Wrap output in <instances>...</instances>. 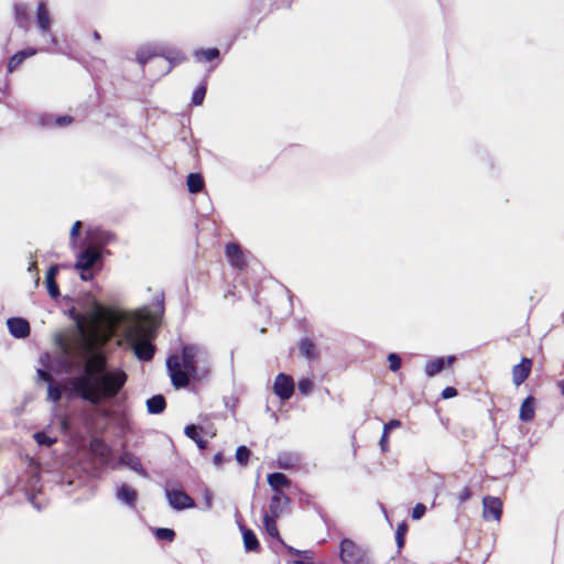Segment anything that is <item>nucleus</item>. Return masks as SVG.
<instances>
[{
	"label": "nucleus",
	"instance_id": "obj_1",
	"mask_svg": "<svg viewBox=\"0 0 564 564\" xmlns=\"http://www.w3.org/2000/svg\"><path fill=\"white\" fill-rule=\"evenodd\" d=\"M70 317L90 352L82 372L65 380L63 389L94 405L116 398L128 375L119 367L109 368L107 355L100 348L111 338H117L119 347L131 349L141 361H150L155 352L151 343L156 329L155 316L144 310L128 312L105 307L93 300L87 312L73 308Z\"/></svg>",
	"mask_w": 564,
	"mask_h": 564
},
{
	"label": "nucleus",
	"instance_id": "obj_2",
	"mask_svg": "<svg viewBox=\"0 0 564 564\" xmlns=\"http://www.w3.org/2000/svg\"><path fill=\"white\" fill-rule=\"evenodd\" d=\"M208 359L207 350L198 345H186L182 355L170 356L166 367L172 384L177 389L185 388L192 378L200 379L207 376Z\"/></svg>",
	"mask_w": 564,
	"mask_h": 564
},
{
	"label": "nucleus",
	"instance_id": "obj_3",
	"mask_svg": "<svg viewBox=\"0 0 564 564\" xmlns=\"http://www.w3.org/2000/svg\"><path fill=\"white\" fill-rule=\"evenodd\" d=\"M339 556L344 564H371L367 552L349 539L341 541Z\"/></svg>",
	"mask_w": 564,
	"mask_h": 564
},
{
	"label": "nucleus",
	"instance_id": "obj_4",
	"mask_svg": "<svg viewBox=\"0 0 564 564\" xmlns=\"http://www.w3.org/2000/svg\"><path fill=\"white\" fill-rule=\"evenodd\" d=\"M100 251L95 246L86 247L78 256L75 263V269L80 271V278L88 281L93 278L90 269L99 260Z\"/></svg>",
	"mask_w": 564,
	"mask_h": 564
},
{
	"label": "nucleus",
	"instance_id": "obj_5",
	"mask_svg": "<svg viewBox=\"0 0 564 564\" xmlns=\"http://www.w3.org/2000/svg\"><path fill=\"white\" fill-rule=\"evenodd\" d=\"M165 496L169 505L174 510L181 511L185 509H192L195 507V501L189 497L182 488L178 487H165Z\"/></svg>",
	"mask_w": 564,
	"mask_h": 564
},
{
	"label": "nucleus",
	"instance_id": "obj_6",
	"mask_svg": "<svg viewBox=\"0 0 564 564\" xmlns=\"http://www.w3.org/2000/svg\"><path fill=\"white\" fill-rule=\"evenodd\" d=\"M53 20L46 7V3L41 1L36 10V25L40 34H48L50 43L53 46L58 45L56 35L52 32Z\"/></svg>",
	"mask_w": 564,
	"mask_h": 564
},
{
	"label": "nucleus",
	"instance_id": "obj_7",
	"mask_svg": "<svg viewBox=\"0 0 564 564\" xmlns=\"http://www.w3.org/2000/svg\"><path fill=\"white\" fill-rule=\"evenodd\" d=\"M159 55L167 62L164 74L171 72L174 66L186 59V56L180 48L165 43H159Z\"/></svg>",
	"mask_w": 564,
	"mask_h": 564
},
{
	"label": "nucleus",
	"instance_id": "obj_8",
	"mask_svg": "<svg viewBox=\"0 0 564 564\" xmlns=\"http://www.w3.org/2000/svg\"><path fill=\"white\" fill-rule=\"evenodd\" d=\"M482 517L485 520L499 521L502 513V502L499 498L487 496L482 499Z\"/></svg>",
	"mask_w": 564,
	"mask_h": 564
},
{
	"label": "nucleus",
	"instance_id": "obj_9",
	"mask_svg": "<svg viewBox=\"0 0 564 564\" xmlns=\"http://www.w3.org/2000/svg\"><path fill=\"white\" fill-rule=\"evenodd\" d=\"M273 389L282 400H289L294 391V381L290 376L280 373L275 378Z\"/></svg>",
	"mask_w": 564,
	"mask_h": 564
},
{
	"label": "nucleus",
	"instance_id": "obj_10",
	"mask_svg": "<svg viewBox=\"0 0 564 564\" xmlns=\"http://www.w3.org/2000/svg\"><path fill=\"white\" fill-rule=\"evenodd\" d=\"M9 332L15 338H25L30 334V325L26 319L11 317L7 321Z\"/></svg>",
	"mask_w": 564,
	"mask_h": 564
},
{
	"label": "nucleus",
	"instance_id": "obj_11",
	"mask_svg": "<svg viewBox=\"0 0 564 564\" xmlns=\"http://www.w3.org/2000/svg\"><path fill=\"white\" fill-rule=\"evenodd\" d=\"M116 497L119 501L127 505L130 508H135L138 492L134 488L127 484H121L117 486Z\"/></svg>",
	"mask_w": 564,
	"mask_h": 564
},
{
	"label": "nucleus",
	"instance_id": "obj_12",
	"mask_svg": "<svg viewBox=\"0 0 564 564\" xmlns=\"http://www.w3.org/2000/svg\"><path fill=\"white\" fill-rule=\"evenodd\" d=\"M119 464L130 468L131 470L135 471L137 474L143 477L148 476V473L143 468L140 458L130 452H123L120 455Z\"/></svg>",
	"mask_w": 564,
	"mask_h": 564
},
{
	"label": "nucleus",
	"instance_id": "obj_13",
	"mask_svg": "<svg viewBox=\"0 0 564 564\" xmlns=\"http://www.w3.org/2000/svg\"><path fill=\"white\" fill-rule=\"evenodd\" d=\"M289 502L290 499L283 491H276L273 494L270 500L269 510L265 513L279 518Z\"/></svg>",
	"mask_w": 564,
	"mask_h": 564
},
{
	"label": "nucleus",
	"instance_id": "obj_14",
	"mask_svg": "<svg viewBox=\"0 0 564 564\" xmlns=\"http://www.w3.org/2000/svg\"><path fill=\"white\" fill-rule=\"evenodd\" d=\"M532 361L529 358H522L521 362L512 368V380L516 386L522 384L529 377Z\"/></svg>",
	"mask_w": 564,
	"mask_h": 564
},
{
	"label": "nucleus",
	"instance_id": "obj_15",
	"mask_svg": "<svg viewBox=\"0 0 564 564\" xmlns=\"http://www.w3.org/2000/svg\"><path fill=\"white\" fill-rule=\"evenodd\" d=\"M159 55V43H149L138 48L135 57L140 65H145L151 58Z\"/></svg>",
	"mask_w": 564,
	"mask_h": 564
},
{
	"label": "nucleus",
	"instance_id": "obj_16",
	"mask_svg": "<svg viewBox=\"0 0 564 564\" xmlns=\"http://www.w3.org/2000/svg\"><path fill=\"white\" fill-rule=\"evenodd\" d=\"M226 256L231 265L237 269H242L246 264L245 256L240 247L236 243H228L226 246Z\"/></svg>",
	"mask_w": 564,
	"mask_h": 564
},
{
	"label": "nucleus",
	"instance_id": "obj_17",
	"mask_svg": "<svg viewBox=\"0 0 564 564\" xmlns=\"http://www.w3.org/2000/svg\"><path fill=\"white\" fill-rule=\"evenodd\" d=\"M454 356H448L446 359L436 358L434 360H431L425 365V373L429 377H434L444 369L445 365L451 366L454 362Z\"/></svg>",
	"mask_w": 564,
	"mask_h": 564
},
{
	"label": "nucleus",
	"instance_id": "obj_18",
	"mask_svg": "<svg viewBox=\"0 0 564 564\" xmlns=\"http://www.w3.org/2000/svg\"><path fill=\"white\" fill-rule=\"evenodd\" d=\"M278 467L281 469H291L301 463V455L299 453H292V452H284L279 454L278 459Z\"/></svg>",
	"mask_w": 564,
	"mask_h": 564
},
{
	"label": "nucleus",
	"instance_id": "obj_19",
	"mask_svg": "<svg viewBox=\"0 0 564 564\" xmlns=\"http://www.w3.org/2000/svg\"><path fill=\"white\" fill-rule=\"evenodd\" d=\"M535 399L532 395H529L524 399L520 406L519 419L523 422H530L534 419L535 415Z\"/></svg>",
	"mask_w": 564,
	"mask_h": 564
},
{
	"label": "nucleus",
	"instance_id": "obj_20",
	"mask_svg": "<svg viewBox=\"0 0 564 564\" xmlns=\"http://www.w3.org/2000/svg\"><path fill=\"white\" fill-rule=\"evenodd\" d=\"M268 484L274 492L282 491V488L291 485L290 479L282 473H273L268 475Z\"/></svg>",
	"mask_w": 564,
	"mask_h": 564
},
{
	"label": "nucleus",
	"instance_id": "obj_21",
	"mask_svg": "<svg viewBox=\"0 0 564 564\" xmlns=\"http://www.w3.org/2000/svg\"><path fill=\"white\" fill-rule=\"evenodd\" d=\"M14 17L19 28L26 30L29 28L30 18L28 14V7L24 3L14 6Z\"/></svg>",
	"mask_w": 564,
	"mask_h": 564
},
{
	"label": "nucleus",
	"instance_id": "obj_22",
	"mask_svg": "<svg viewBox=\"0 0 564 564\" xmlns=\"http://www.w3.org/2000/svg\"><path fill=\"white\" fill-rule=\"evenodd\" d=\"M56 273H57V265L51 267L46 273L47 292L53 299H56L59 295V290L55 282Z\"/></svg>",
	"mask_w": 564,
	"mask_h": 564
},
{
	"label": "nucleus",
	"instance_id": "obj_23",
	"mask_svg": "<svg viewBox=\"0 0 564 564\" xmlns=\"http://www.w3.org/2000/svg\"><path fill=\"white\" fill-rule=\"evenodd\" d=\"M300 351L308 360H314L318 357V351L315 344L308 338H303L301 340Z\"/></svg>",
	"mask_w": 564,
	"mask_h": 564
},
{
	"label": "nucleus",
	"instance_id": "obj_24",
	"mask_svg": "<svg viewBox=\"0 0 564 564\" xmlns=\"http://www.w3.org/2000/svg\"><path fill=\"white\" fill-rule=\"evenodd\" d=\"M147 408H148V412L151 413V414H160L164 411L165 409V399L163 395L161 394H158V395H154L152 398H150L148 401H147Z\"/></svg>",
	"mask_w": 564,
	"mask_h": 564
},
{
	"label": "nucleus",
	"instance_id": "obj_25",
	"mask_svg": "<svg viewBox=\"0 0 564 564\" xmlns=\"http://www.w3.org/2000/svg\"><path fill=\"white\" fill-rule=\"evenodd\" d=\"M194 56L198 62H209L219 56L218 48H200L194 52Z\"/></svg>",
	"mask_w": 564,
	"mask_h": 564
},
{
	"label": "nucleus",
	"instance_id": "obj_26",
	"mask_svg": "<svg viewBox=\"0 0 564 564\" xmlns=\"http://www.w3.org/2000/svg\"><path fill=\"white\" fill-rule=\"evenodd\" d=\"M187 187L191 193H198L204 187V180L200 174L191 173L187 176Z\"/></svg>",
	"mask_w": 564,
	"mask_h": 564
},
{
	"label": "nucleus",
	"instance_id": "obj_27",
	"mask_svg": "<svg viewBox=\"0 0 564 564\" xmlns=\"http://www.w3.org/2000/svg\"><path fill=\"white\" fill-rule=\"evenodd\" d=\"M242 535L243 544L247 551H256L259 547L258 539L251 530L245 529L242 531Z\"/></svg>",
	"mask_w": 564,
	"mask_h": 564
},
{
	"label": "nucleus",
	"instance_id": "obj_28",
	"mask_svg": "<svg viewBox=\"0 0 564 564\" xmlns=\"http://www.w3.org/2000/svg\"><path fill=\"white\" fill-rule=\"evenodd\" d=\"M278 517H273L271 514L264 513L263 516V525L267 533L273 538H279V531L275 524V520Z\"/></svg>",
	"mask_w": 564,
	"mask_h": 564
},
{
	"label": "nucleus",
	"instance_id": "obj_29",
	"mask_svg": "<svg viewBox=\"0 0 564 564\" xmlns=\"http://www.w3.org/2000/svg\"><path fill=\"white\" fill-rule=\"evenodd\" d=\"M185 434L186 436H188L189 438H192L196 444L197 446L203 449L206 447V441L202 440L198 435V431H197V427L195 425H187L185 427Z\"/></svg>",
	"mask_w": 564,
	"mask_h": 564
},
{
	"label": "nucleus",
	"instance_id": "obj_30",
	"mask_svg": "<svg viewBox=\"0 0 564 564\" xmlns=\"http://www.w3.org/2000/svg\"><path fill=\"white\" fill-rule=\"evenodd\" d=\"M314 383L310 378H303L299 381L297 389L299 391L307 395L313 391Z\"/></svg>",
	"mask_w": 564,
	"mask_h": 564
},
{
	"label": "nucleus",
	"instance_id": "obj_31",
	"mask_svg": "<svg viewBox=\"0 0 564 564\" xmlns=\"http://www.w3.org/2000/svg\"><path fill=\"white\" fill-rule=\"evenodd\" d=\"M250 457V451L246 446H239L236 451V459L240 465H246Z\"/></svg>",
	"mask_w": 564,
	"mask_h": 564
},
{
	"label": "nucleus",
	"instance_id": "obj_32",
	"mask_svg": "<svg viewBox=\"0 0 564 564\" xmlns=\"http://www.w3.org/2000/svg\"><path fill=\"white\" fill-rule=\"evenodd\" d=\"M205 95H206V86L202 85L199 86L194 93H193V96H192V102L195 105V106H199L203 104L204 101V98H205Z\"/></svg>",
	"mask_w": 564,
	"mask_h": 564
},
{
	"label": "nucleus",
	"instance_id": "obj_33",
	"mask_svg": "<svg viewBox=\"0 0 564 564\" xmlns=\"http://www.w3.org/2000/svg\"><path fill=\"white\" fill-rule=\"evenodd\" d=\"M155 536L159 540L172 541L175 536V532L172 529L160 528V529H156Z\"/></svg>",
	"mask_w": 564,
	"mask_h": 564
},
{
	"label": "nucleus",
	"instance_id": "obj_34",
	"mask_svg": "<svg viewBox=\"0 0 564 564\" xmlns=\"http://www.w3.org/2000/svg\"><path fill=\"white\" fill-rule=\"evenodd\" d=\"M34 440L36 441V443L39 445H46V446H51L56 442V438H52L43 432L35 433Z\"/></svg>",
	"mask_w": 564,
	"mask_h": 564
},
{
	"label": "nucleus",
	"instance_id": "obj_35",
	"mask_svg": "<svg viewBox=\"0 0 564 564\" xmlns=\"http://www.w3.org/2000/svg\"><path fill=\"white\" fill-rule=\"evenodd\" d=\"M62 390L52 383H50L47 389V398L52 402H57L61 399Z\"/></svg>",
	"mask_w": 564,
	"mask_h": 564
},
{
	"label": "nucleus",
	"instance_id": "obj_36",
	"mask_svg": "<svg viewBox=\"0 0 564 564\" xmlns=\"http://www.w3.org/2000/svg\"><path fill=\"white\" fill-rule=\"evenodd\" d=\"M389 368L391 371H397L401 367V358L398 354L391 352L388 355Z\"/></svg>",
	"mask_w": 564,
	"mask_h": 564
},
{
	"label": "nucleus",
	"instance_id": "obj_37",
	"mask_svg": "<svg viewBox=\"0 0 564 564\" xmlns=\"http://www.w3.org/2000/svg\"><path fill=\"white\" fill-rule=\"evenodd\" d=\"M36 53H37L36 48L30 47V48H26L23 51H19L14 55H15V57H18L20 63H22L24 59H26L28 57L34 56Z\"/></svg>",
	"mask_w": 564,
	"mask_h": 564
},
{
	"label": "nucleus",
	"instance_id": "obj_38",
	"mask_svg": "<svg viewBox=\"0 0 564 564\" xmlns=\"http://www.w3.org/2000/svg\"><path fill=\"white\" fill-rule=\"evenodd\" d=\"M426 511V507L423 503H417L412 511V518L414 520L421 519Z\"/></svg>",
	"mask_w": 564,
	"mask_h": 564
},
{
	"label": "nucleus",
	"instance_id": "obj_39",
	"mask_svg": "<svg viewBox=\"0 0 564 564\" xmlns=\"http://www.w3.org/2000/svg\"><path fill=\"white\" fill-rule=\"evenodd\" d=\"M204 500H205V508L204 510H210L213 507V494L209 489H205L203 492Z\"/></svg>",
	"mask_w": 564,
	"mask_h": 564
},
{
	"label": "nucleus",
	"instance_id": "obj_40",
	"mask_svg": "<svg viewBox=\"0 0 564 564\" xmlns=\"http://www.w3.org/2000/svg\"><path fill=\"white\" fill-rule=\"evenodd\" d=\"M401 426V422L399 420H391L383 426V431L386 434H389L390 431L394 429H399Z\"/></svg>",
	"mask_w": 564,
	"mask_h": 564
},
{
	"label": "nucleus",
	"instance_id": "obj_41",
	"mask_svg": "<svg viewBox=\"0 0 564 564\" xmlns=\"http://www.w3.org/2000/svg\"><path fill=\"white\" fill-rule=\"evenodd\" d=\"M20 64L21 63L18 59V57H15V55L11 56L9 62H8V72L9 73L14 72L19 67Z\"/></svg>",
	"mask_w": 564,
	"mask_h": 564
},
{
	"label": "nucleus",
	"instance_id": "obj_42",
	"mask_svg": "<svg viewBox=\"0 0 564 564\" xmlns=\"http://www.w3.org/2000/svg\"><path fill=\"white\" fill-rule=\"evenodd\" d=\"M72 121H73L72 117H68V116H61L55 119V123L58 127H65V126L69 124Z\"/></svg>",
	"mask_w": 564,
	"mask_h": 564
},
{
	"label": "nucleus",
	"instance_id": "obj_43",
	"mask_svg": "<svg viewBox=\"0 0 564 564\" xmlns=\"http://www.w3.org/2000/svg\"><path fill=\"white\" fill-rule=\"evenodd\" d=\"M82 229V223L75 221L72 229H70V239L72 241L79 235Z\"/></svg>",
	"mask_w": 564,
	"mask_h": 564
},
{
	"label": "nucleus",
	"instance_id": "obj_44",
	"mask_svg": "<svg viewBox=\"0 0 564 564\" xmlns=\"http://www.w3.org/2000/svg\"><path fill=\"white\" fill-rule=\"evenodd\" d=\"M457 394V390L453 387H447L442 391L443 399H449Z\"/></svg>",
	"mask_w": 564,
	"mask_h": 564
},
{
	"label": "nucleus",
	"instance_id": "obj_45",
	"mask_svg": "<svg viewBox=\"0 0 564 564\" xmlns=\"http://www.w3.org/2000/svg\"><path fill=\"white\" fill-rule=\"evenodd\" d=\"M471 497V492L469 488L465 487L459 494H458V500L459 502H465Z\"/></svg>",
	"mask_w": 564,
	"mask_h": 564
},
{
	"label": "nucleus",
	"instance_id": "obj_46",
	"mask_svg": "<svg viewBox=\"0 0 564 564\" xmlns=\"http://www.w3.org/2000/svg\"><path fill=\"white\" fill-rule=\"evenodd\" d=\"M405 531H406L405 524L399 525V528L397 530V541H398L399 546H401L403 544L402 535L404 534Z\"/></svg>",
	"mask_w": 564,
	"mask_h": 564
},
{
	"label": "nucleus",
	"instance_id": "obj_47",
	"mask_svg": "<svg viewBox=\"0 0 564 564\" xmlns=\"http://www.w3.org/2000/svg\"><path fill=\"white\" fill-rule=\"evenodd\" d=\"M379 444H380V447H381L382 452H387L388 451V448H389V441H388V434H386L384 431H383V434H382V436L380 438Z\"/></svg>",
	"mask_w": 564,
	"mask_h": 564
},
{
	"label": "nucleus",
	"instance_id": "obj_48",
	"mask_svg": "<svg viewBox=\"0 0 564 564\" xmlns=\"http://www.w3.org/2000/svg\"><path fill=\"white\" fill-rule=\"evenodd\" d=\"M39 123L44 127H48L52 123V117L48 115H42L39 119Z\"/></svg>",
	"mask_w": 564,
	"mask_h": 564
},
{
	"label": "nucleus",
	"instance_id": "obj_49",
	"mask_svg": "<svg viewBox=\"0 0 564 564\" xmlns=\"http://www.w3.org/2000/svg\"><path fill=\"white\" fill-rule=\"evenodd\" d=\"M214 465L217 466V467H220L224 463V457H223V454L221 453H217L215 456H214Z\"/></svg>",
	"mask_w": 564,
	"mask_h": 564
},
{
	"label": "nucleus",
	"instance_id": "obj_50",
	"mask_svg": "<svg viewBox=\"0 0 564 564\" xmlns=\"http://www.w3.org/2000/svg\"><path fill=\"white\" fill-rule=\"evenodd\" d=\"M37 375L40 378H42L44 381H51V375L46 372L45 370H37Z\"/></svg>",
	"mask_w": 564,
	"mask_h": 564
},
{
	"label": "nucleus",
	"instance_id": "obj_51",
	"mask_svg": "<svg viewBox=\"0 0 564 564\" xmlns=\"http://www.w3.org/2000/svg\"><path fill=\"white\" fill-rule=\"evenodd\" d=\"M30 501L31 503L33 505V507L37 510H41L42 509V506L37 502V497L36 495H33L31 498H30Z\"/></svg>",
	"mask_w": 564,
	"mask_h": 564
},
{
	"label": "nucleus",
	"instance_id": "obj_52",
	"mask_svg": "<svg viewBox=\"0 0 564 564\" xmlns=\"http://www.w3.org/2000/svg\"><path fill=\"white\" fill-rule=\"evenodd\" d=\"M299 556H302L304 558H311L312 557V552L311 551H301L300 555Z\"/></svg>",
	"mask_w": 564,
	"mask_h": 564
},
{
	"label": "nucleus",
	"instance_id": "obj_53",
	"mask_svg": "<svg viewBox=\"0 0 564 564\" xmlns=\"http://www.w3.org/2000/svg\"><path fill=\"white\" fill-rule=\"evenodd\" d=\"M288 551L291 553V554H294V555H300L301 551L300 550H296L292 546H288Z\"/></svg>",
	"mask_w": 564,
	"mask_h": 564
},
{
	"label": "nucleus",
	"instance_id": "obj_54",
	"mask_svg": "<svg viewBox=\"0 0 564 564\" xmlns=\"http://www.w3.org/2000/svg\"><path fill=\"white\" fill-rule=\"evenodd\" d=\"M40 35L42 36L43 41H44L46 44L52 45V44L50 43V40H48V34H40Z\"/></svg>",
	"mask_w": 564,
	"mask_h": 564
},
{
	"label": "nucleus",
	"instance_id": "obj_55",
	"mask_svg": "<svg viewBox=\"0 0 564 564\" xmlns=\"http://www.w3.org/2000/svg\"><path fill=\"white\" fill-rule=\"evenodd\" d=\"M558 387L561 389L562 394L564 395V379L560 381Z\"/></svg>",
	"mask_w": 564,
	"mask_h": 564
},
{
	"label": "nucleus",
	"instance_id": "obj_56",
	"mask_svg": "<svg viewBox=\"0 0 564 564\" xmlns=\"http://www.w3.org/2000/svg\"><path fill=\"white\" fill-rule=\"evenodd\" d=\"M93 36L96 41L100 40V34L97 31L94 32Z\"/></svg>",
	"mask_w": 564,
	"mask_h": 564
},
{
	"label": "nucleus",
	"instance_id": "obj_57",
	"mask_svg": "<svg viewBox=\"0 0 564 564\" xmlns=\"http://www.w3.org/2000/svg\"><path fill=\"white\" fill-rule=\"evenodd\" d=\"M35 268H36V263L32 262V263H30L29 271H33V270H35Z\"/></svg>",
	"mask_w": 564,
	"mask_h": 564
},
{
	"label": "nucleus",
	"instance_id": "obj_58",
	"mask_svg": "<svg viewBox=\"0 0 564 564\" xmlns=\"http://www.w3.org/2000/svg\"><path fill=\"white\" fill-rule=\"evenodd\" d=\"M41 51H44V52H57L56 50H51L48 46L43 47Z\"/></svg>",
	"mask_w": 564,
	"mask_h": 564
}]
</instances>
